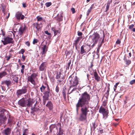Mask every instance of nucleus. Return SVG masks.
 I'll use <instances>...</instances> for the list:
<instances>
[{
  "label": "nucleus",
  "instance_id": "nucleus-5",
  "mask_svg": "<svg viewBox=\"0 0 135 135\" xmlns=\"http://www.w3.org/2000/svg\"><path fill=\"white\" fill-rule=\"evenodd\" d=\"M90 46L88 45H85L82 46L80 47V54H83L84 53H87L91 50Z\"/></svg>",
  "mask_w": 135,
  "mask_h": 135
},
{
  "label": "nucleus",
  "instance_id": "nucleus-20",
  "mask_svg": "<svg viewBox=\"0 0 135 135\" xmlns=\"http://www.w3.org/2000/svg\"><path fill=\"white\" fill-rule=\"evenodd\" d=\"M93 75L95 79L98 82L100 81V78L99 76L95 70L94 71Z\"/></svg>",
  "mask_w": 135,
  "mask_h": 135
},
{
  "label": "nucleus",
  "instance_id": "nucleus-36",
  "mask_svg": "<svg viewBox=\"0 0 135 135\" xmlns=\"http://www.w3.org/2000/svg\"><path fill=\"white\" fill-rule=\"evenodd\" d=\"M71 63V60H70L69 61V62L68 63V64L66 65V70H68L69 69V68L70 67V64Z\"/></svg>",
  "mask_w": 135,
  "mask_h": 135
},
{
  "label": "nucleus",
  "instance_id": "nucleus-46",
  "mask_svg": "<svg viewBox=\"0 0 135 135\" xmlns=\"http://www.w3.org/2000/svg\"><path fill=\"white\" fill-rule=\"evenodd\" d=\"M82 129L81 128H80L79 130V133L77 135H82L81 133L82 132Z\"/></svg>",
  "mask_w": 135,
  "mask_h": 135
},
{
  "label": "nucleus",
  "instance_id": "nucleus-29",
  "mask_svg": "<svg viewBox=\"0 0 135 135\" xmlns=\"http://www.w3.org/2000/svg\"><path fill=\"white\" fill-rule=\"evenodd\" d=\"M75 76H73V75H71L69 77V80L70 83L71 84V83L72 82Z\"/></svg>",
  "mask_w": 135,
  "mask_h": 135
},
{
  "label": "nucleus",
  "instance_id": "nucleus-64",
  "mask_svg": "<svg viewBox=\"0 0 135 135\" xmlns=\"http://www.w3.org/2000/svg\"><path fill=\"white\" fill-rule=\"evenodd\" d=\"M22 6H23V7L24 8H25L26 7V4L25 3H23Z\"/></svg>",
  "mask_w": 135,
  "mask_h": 135
},
{
  "label": "nucleus",
  "instance_id": "nucleus-56",
  "mask_svg": "<svg viewBox=\"0 0 135 135\" xmlns=\"http://www.w3.org/2000/svg\"><path fill=\"white\" fill-rule=\"evenodd\" d=\"M38 40H37V39H34L33 40V44H35L37 42H38Z\"/></svg>",
  "mask_w": 135,
  "mask_h": 135
},
{
  "label": "nucleus",
  "instance_id": "nucleus-58",
  "mask_svg": "<svg viewBox=\"0 0 135 135\" xmlns=\"http://www.w3.org/2000/svg\"><path fill=\"white\" fill-rule=\"evenodd\" d=\"M71 11L73 13H74L75 12V9L74 8H72L71 9Z\"/></svg>",
  "mask_w": 135,
  "mask_h": 135
},
{
  "label": "nucleus",
  "instance_id": "nucleus-7",
  "mask_svg": "<svg viewBox=\"0 0 135 135\" xmlns=\"http://www.w3.org/2000/svg\"><path fill=\"white\" fill-rule=\"evenodd\" d=\"M100 37L99 35L97 32L94 33L91 36H90V38L94 44H97Z\"/></svg>",
  "mask_w": 135,
  "mask_h": 135
},
{
  "label": "nucleus",
  "instance_id": "nucleus-37",
  "mask_svg": "<svg viewBox=\"0 0 135 135\" xmlns=\"http://www.w3.org/2000/svg\"><path fill=\"white\" fill-rule=\"evenodd\" d=\"M4 134L6 135H8V128L5 129L4 132Z\"/></svg>",
  "mask_w": 135,
  "mask_h": 135
},
{
  "label": "nucleus",
  "instance_id": "nucleus-61",
  "mask_svg": "<svg viewBox=\"0 0 135 135\" xmlns=\"http://www.w3.org/2000/svg\"><path fill=\"white\" fill-rule=\"evenodd\" d=\"M2 10L3 12L4 11V10L5 6L4 5L2 4Z\"/></svg>",
  "mask_w": 135,
  "mask_h": 135
},
{
  "label": "nucleus",
  "instance_id": "nucleus-47",
  "mask_svg": "<svg viewBox=\"0 0 135 135\" xmlns=\"http://www.w3.org/2000/svg\"><path fill=\"white\" fill-rule=\"evenodd\" d=\"M121 43V41L119 39H118L116 42V44L119 45Z\"/></svg>",
  "mask_w": 135,
  "mask_h": 135
},
{
  "label": "nucleus",
  "instance_id": "nucleus-3",
  "mask_svg": "<svg viewBox=\"0 0 135 135\" xmlns=\"http://www.w3.org/2000/svg\"><path fill=\"white\" fill-rule=\"evenodd\" d=\"M8 112L4 109L0 110V126L3 124H4L7 119L6 115H8Z\"/></svg>",
  "mask_w": 135,
  "mask_h": 135
},
{
  "label": "nucleus",
  "instance_id": "nucleus-26",
  "mask_svg": "<svg viewBox=\"0 0 135 135\" xmlns=\"http://www.w3.org/2000/svg\"><path fill=\"white\" fill-rule=\"evenodd\" d=\"M14 32L12 31H9V37L13 38L15 36L16 32L14 31Z\"/></svg>",
  "mask_w": 135,
  "mask_h": 135
},
{
  "label": "nucleus",
  "instance_id": "nucleus-18",
  "mask_svg": "<svg viewBox=\"0 0 135 135\" xmlns=\"http://www.w3.org/2000/svg\"><path fill=\"white\" fill-rule=\"evenodd\" d=\"M50 132L53 133H56L58 131L57 126L55 125H51L50 127Z\"/></svg>",
  "mask_w": 135,
  "mask_h": 135
},
{
  "label": "nucleus",
  "instance_id": "nucleus-51",
  "mask_svg": "<svg viewBox=\"0 0 135 135\" xmlns=\"http://www.w3.org/2000/svg\"><path fill=\"white\" fill-rule=\"evenodd\" d=\"M25 51V50L23 49H22L20 51L19 53L23 54Z\"/></svg>",
  "mask_w": 135,
  "mask_h": 135
},
{
  "label": "nucleus",
  "instance_id": "nucleus-14",
  "mask_svg": "<svg viewBox=\"0 0 135 135\" xmlns=\"http://www.w3.org/2000/svg\"><path fill=\"white\" fill-rule=\"evenodd\" d=\"M48 47L46 45H45L42 47V55L41 56L45 57V54L46 52L48 50Z\"/></svg>",
  "mask_w": 135,
  "mask_h": 135
},
{
  "label": "nucleus",
  "instance_id": "nucleus-53",
  "mask_svg": "<svg viewBox=\"0 0 135 135\" xmlns=\"http://www.w3.org/2000/svg\"><path fill=\"white\" fill-rule=\"evenodd\" d=\"M91 9L90 8L88 9V10L87 11L86 14L87 16H88L89 15V14L90 13V12H91Z\"/></svg>",
  "mask_w": 135,
  "mask_h": 135
},
{
  "label": "nucleus",
  "instance_id": "nucleus-1",
  "mask_svg": "<svg viewBox=\"0 0 135 135\" xmlns=\"http://www.w3.org/2000/svg\"><path fill=\"white\" fill-rule=\"evenodd\" d=\"M90 99V95L86 91L81 94V97L79 98L76 104V110L78 112L80 108H81L78 119L80 121H83L87 119V115L89 112V101Z\"/></svg>",
  "mask_w": 135,
  "mask_h": 135
},
{
  "label": "nucleus",
  "instance_id": "nucleus-4",
  "mask_svg": "<svg viewBox=\"0 0 135 135\" xmlns=\"http://www.w3.org/2000/svg\"><path fill=\"white\" fill-rule=\"evenodd\" d=\"M27 87L23 86L21 89L18 90L16 92V94L18 97H19L22 94H26L27 91Z\"/></svg>",
  "mask_w": 135,
  "mask_h": 135
},
{
  "label": "nucleus",
  "instance_id": "nucleus-22",
  "mask_svg": "<svg viewBox=\"0 0 135 135\" xmlns=\"http://www.w3.org/2000/svg\"><path fill=\"white\" fill-rule=\"evenodd\" d=\"M63 130L61 128V124H60L59 127V131L58 132L57 135H63Z\"/></svg>",
  "mask_w": 135,
  "mask_h": 135
},
{
  "label": "nucleus",
  "instance_id": "nucleus-23",
  "mask_svg": "<svg viewBox=\"0 0 135 135\" xmlns=\"http://www.w3.org/2000/svg\"><path fill=\"white\" fill-rule=\"evenodd\" d=\"M67 90L66 89V88H64L62 90V94L63 97V98H64L65 100H66V91Z\"/></svg>",
  "mask_w": 135,
  "mask_h": 135
},
{
  "label": "nucleus",
  "instance_id": "nucleus-38",
  "mask_svg": "<svg viewBox=\"0 0 135 135\" xmlns=\"http://www.w3.org/2000/svg\"><path fill=\"white\" fill-rule=\"evenodd\" d=\"M45 32L46 34L49 35L48 36V38H51V33H49V32L47 31H45Z\"/></svg>",
  "mask_w": 135,
  "mask_h": 135
},
{
  "label": "nucleus",
  "instance_id": "nucleus-15",
  "mask_svg": "<svg viewBox=\"0 0 135 135\" xmlns=\"http://www.w3.org/2000/svg\"><path fill=\"white\" fill-rule=\"evenodd\" d=\"M26 30L25 26L21 25L18 31V34L20 36L22 35Z\"/></svg>",
  "mask_w": 135,
  "mask_h": 135
},
{
  "label": "nucleus",
  "instance_id": "nucleus-13",
  "mask_svg": "<svg viewBox=\"0 0 135 135\" xmlns=\"http://www.w3.org/2000/svg\"><path fill=\"white\" fill-rule=\"evenodd\" d=\"M47 65V64L46 62H44L40 65L39 67V70L40 71H43L46 70Z\"/></svg>",
  "mask_w": 135,
  "mask_h": 135
},
{
  "label": "nucleus",
  "instance_id": "nucleus-11",
  "mask_svg": "<svg viewBox=\"0 0 135 135\" xmlns=\"http://www.w3.org/2000/svg\"><path fill=\"white\" fill-rule=\"evenodd\" d=\"M15 16L16 19L19 21L23 20L25 18L24 16L22 15V12L19 11L16 13Z\"/></svg>",
  "mask_w": 135,
  "mask_h": 135
},
{
  "label": "nucleus",
  "instance_id": "nucleus-24",
  "mask_svg": "<svg viewBox=\"0 0 135 135\" xmlns=\"http://www.w3.org/2000/svg\"><path fill=\"white\" fill-rule=\"evenodd\" d=\"M40 90L41 92H44L45 90H47V87L42 85L40 87Z\"/></svg>",
  "mask_w": 135,
  "mask_h": 135
},
{
  "label": "nucleus",
  "instance_id": "nucleus-35",
  "mask_svg": "<svg viewBox=\"0 0 135 135\" xmlns=\"http://www.w3.org/2000/svg\"><path fill=\"white\" fill-rule=\"evenodd\" d=\"M110 91V88L109 87H108V89L107 92L105 93V95H106V97L107 98L108 97V96L109 95V91Z\"/></svg>",
  "mask_w": 135,
  "mask_h": 135
},
{
  "label": "nucleus",
  "instance_id": "nucleus-39",
  "mask_svg": "<svg viewBox=\"0 0 135 135\" xmlns=\"http://www.w3.org/2000/svg\"><path fill=\"white\" fill-rule=\"evenodd\" d=\"M14 42V41L13 40V38L12 37H9V44L10 43H13Z\"/></svg>",
  "mask_w": 135,
  "mask_h": 135
},
{
  "label": "nucleus",
  "instance_id": "nucleus-59",
  "mask_svg": "<svg viewBox=\"0 0 135 135\" xmlns=\"http://www.w3.org/2000/svg\"><path fill=\"white\" fill-rule=\"evenodd\" d=\"M25 44L26 45H27L28 47H29L30 45V43L28 41L26 42Z\"/></svg>",
  "mask_w": 135,
  "mask_h": 135
},
{
  "label": "nucleus",
  "instance_id": "nucleus-6",
  "mask_svg": "<svg viewBox=\"0 0 135 135\" xmlns=\"http://www.w3.org/2000/svg\"><path fill=\"white\" fill-rule=\"evenodd\" d=\"M37 76V74L33 73L30 76L28 77V81L34 85L35 84V80L36 79Z\"/></svg>",
  "mask_w": 135,
  "mask_h": 135
},
{
  "label": "nucleus",
  "instance_id": "nucleus-19",
  "mask_svg": "<svg viewBox=\"0 0 135 135\" xmlns=\"http://www.w3.org/2000/svg\"><path fill=\"white\" fill-rule=\"evenodd\" d=\"M46 106L50 110H51L53 108V105L51 101L48 102Z\"/></svg>",
  "mask_w": 135,
  "mask_h": 135
},
{
  "label": "nucleus",
  "instance_id": "nucleus-43",
  "mask_svg": "<svg viewBox=\"0 0 135 135\" xmlns=\"http://www.w3.org/2000/svg\"><path fill=\"white\" fill-rule=\"evenodd\" d=\"M51 4L52 3L51 2H48L45 4V5L47 7H50Z\"/></svg>",
  "mask_w": 135,
  "mask_h": 135
},
{
  "label": "nucleus",
  "instance_id": "nucleus-28",
  "mask_svg": "<svg viewBox=\"0 0 135 135\" xmlns=\"http://www.w3.org/2000/svg\"><path fill=\"white\" fill-rule=\"evenodd\" d=\"M124 59L127 65H128L131 63V60L127 59L126 57H125Z\"/></svg>",
  "mask_w": 135,
  "mask_h": 135
},
{
  "label": "nucleus",
  "instance_id": "nucleus-41",
  "mask_svg": "<svg viewBox=\"0 0 135 135\" xmlns=\"http://www.w3.org/2000/svg\"><path fill=\"white\" fill-rule=\"evenodd\" d=\"M43 98V104L44 105H45V104L46 101L48 100H49V98Z\"/></svg>",
  "mask_w": 135,
  "mask_h": 135
},
{
  "label": "nucleus",
  "instance_id": "nucleus-50",
  "mask_svg": "<svg viewBox=\"0 0 135 135\" xmlns=\"http://www.w3.org/2000/svg\"><path fill=\"white\" fill-rule=\"evenodd\" d=\"M59 87L57 85V86L56 87V88H55V91H56L57 93H58L59 92Z\"/></svg>",
  "mask_w": 135,
  "mask_h": 135
},
{
  "label": "nucleus",
  "instance_id": "nucleus-21",
  "mask_svg": "<svg viewBox=\"0 0 135 135\" xmlns=\"http://www.w3.org/2000/svg\"><path fill=\"white\" fill-rule=\"evenodd\" d=\"M51 30L54 32V36L57 35L58 33H60L61 32L60 30H59V28L58 30H56L55 27H52Z\"/></svg>",
  "mask_w": 135,
  "mask_h": 135
},
{
  "label": "nucleus",
  "instance_id": "nucleus-8",
  "mask_svg": "<svg viewBox=\"0 0 135 135\" xmlns=\"http://www.w3.org/2000/svg\"><path fill=\"white\" fill-rule=\"evenodd\" d=\"M99 112L103 114V118H107L108 116V111L106 110L105 109L102 107H101L99 110Z\"/></svg>",
  "mask_w": 135,
  "mask_h": 135
},
{
  "label": "nucleus",
  "instance_id": "nucleus-40",
  "mask_svg": "<svg viewBox=\"0 0 135 135\" xmlns=\"http://www.w3.org/2000/svg\"><path fill=\"white\" fill-rule=\"evenodd\" d=\"M21 68L22 69H21V72L22 74H24V70L25 68V66L24 65H22Z\"/></svg>",
  "mask_w": 135,
  "mask_h": 135
},
{
  "label": "nucleus",
  "instance_id": "nucleus-17",
  "mask_svg": "<svg viewBox=\"0 0 135 135\" xmlns=\"http://www.w3.org/2000/svg\"><path fill=\"white\" fill-rule=\"evenodd\" d=\"M32 26L36 28L38 31L41 30L42 27L41 23L40 24H38L36 22L34 23L33 24Z\"/></svg>",
  "mask_w": 135,
  "mask_h": 135
},
{
  "label": "nucleus",
  "instance_id": "nucleus-32",
  "mask_svg": "<svg viewBox=\"0 0 135 135\" xmlns=\"http://www.w3.org/2000/svg\"><path fill=\"white\" fill-rule=\"evenodd\" d=\"M61 74V72H60L59 73H57L56 76V78L57 79H58L60 78Z\"/></svg>",
  "mask_w": 135,
  "mask_h": 135
},
{
  "label": "nucleus",
  "instance_id": "nucleus-12",
  "mask_svg": "<svg viewBox=\"0 0 135 135\" xmlns=\"http://www.w3.org/2000/svg\"><path fill=\"white\" fill-rule=\"evenodd\" d=\"M73 82L71 83V86L70 87V89L71 88L76 86L79 84V80L76 76H75V78L73 81Z\"/></svg>",
  "mask_w": 135,
  "mask_h": 135
},
{
  "label": "nucleus",
  "instance_id": "nucleus-62",
  "mask_svg": "<svg viewBox=\"0 0 135 135\" xmlns=\"http://www.w3.org/2000/svg\"><path fill=\"white\" fill-rule=\"evenodd\" d=\"M70 52L66 51H65V53L66 54V55H69L70 54Z\"/></svg>",
  "mask_w": 135,
  "mask_h": 135
},
{
  "label": "nucleus",
  "instance_id": "nucleus-10",
  "mask_svg": "<svg viewBox=\"0 0 135 135\" xmlns=\"http://www.w3.org/2000/svg\"><path fill=\"white\" fill-rule=\"evenodd\" d=\"M50 91L49 87H47V90H45L43 93L44 95L43 96V98H49V97L52 95Z\"/></svg>",
  "mask_w": 135,
  "mask_h": 135
},
{
  "label": "nucleus",
  "instance_id": "nucleus-25",
  "mask_svg": "<svg viewBox=\"0 0 135 135\" xmlns=\"http://www.w3.org/2000/svg\"><path fill=\"white\" fill-rule=\"evenodd\" d=\"M82 38V37H77V39L75 41V42L74 43V44L76 47L79 41Z\"/></svg>",
  "mask_w": 135,
  "mask_h": 135
},
{
  "label": "nucleus",
  "instance_id": "nucleus-34",
  "mask_svg": "<svg viewBox=\"0 0 135 135\" xmlns=\"http://www.w3.org/2000/svg\"><path fill=\"white\" fill-rule=\"evenodd\" d=\"M110 4V2H108L107 4L106 7V10L105 11V12H107L109 9V6Z\"/></svg>",
  "mask_w": 135,
  "mask_h": 135
},
{
  "label": "nucleus",
  "instance_id": "nucleus-57",
  "mask_svg": "<svg viewBox=\"0 0 135 135\" xmlns=\"http://www.w3.org/2000/svg\"><path fill=\"white\" fill-rule=\"evenodd\" d=\"M134 25L133 24H132L129 26V29L130 30H132L133 28V27H134Z\"/></svg>",
  "mask_w": 135,
  "mask_h": 135
},
{
  "label": "nucleus",
  "instance_id": "nucleus-55",
  "mask_svg": "<svg viewBox=\"0 0 135 135\" xmlns=\"http://www.w3.org/2000/svg\"><path fill=\"white\" fill-rule=\"evenodd\" d=\"M93 125L94 129H95V128H96L97 126V125L96 124L95 122H94V123H93Z\"/></svg>",
  "mask_w": 135,
  "mask_h": 135
},
{
  "label": "nucleus",
  "instance_id": "nucleus-33",
  "mask_svg": "<svg viewBox=\"0 0 135 135\" xmlns=\"http://www.w3.org/2000/svg\"><path fill=\"white\" fill-rule=\"evenodd\" d=\"M1 84H3L6 85L7 86H8V81L4 80L2 82Z\"/></svg>",
  "mask_w": 135,
  "mask_h": 135
},
{
  "label": "nucleus",
  "instance_id": "nucleus-27",
  "mask_svg": "<svg viewBox=\"0 0 135 135\" xmlns=\"http://www.w3.org/2000/svg\"><path fill=\"white\" fill-rule=\"evenodd\" d=\"M15 119L12 117H11L9 115V124H12L15 123Z\"/></svg>",
  "mask_w": 135,
  "mask_h": 135
},
{
  "label": "nucleus",
  "instance_id": "nucleus-52",
  "mask_svg": "<svg viewBox=\"0 0 135 135\" xmlns=\"http://www.w3.org/2000/svg\"><path fill=\"white\" fill-rule=\"evenodd\" d=\"M135 83V79H134L131 80L129 82V83L131 85H133Z\"/></svg>",
  "mask_w": 135,
  "mask_h": 135
},
{
  "label": "nucleus",
  "instance_id": "nucleus-45",
  "mask_svg": "<svg viewBox=\"0 0 135 135\" xmlns=\"http://www.w3.org/2000/svg\"><path fill=\"white\" fill-rule=\"evenodd\" d=\"M119 83L118 82L115 84V85H114V91H115L116 90V89H117V86L119 84Z\"/></svg>",
  "mask_w": 135,
  "mask_h": 135
},
{
  "label": "nucleus",
  "instance_id": "nucleus-16",
  "mask_svg": "<svg viewBox=\"0 0 135 135\" xmlns=\"http://www.w3.org/2000/svg\"><path fill=\"white\" fill-rule=\"evenodd\" d=\"M10 79L12 80V82L14 84L18 83V77L16 75H10Z\"/></svg>",
  "mask_w": 135,
  "mask_h": 135
},
{
  "label": "nucleus",
  "instance_id": "nucleus-31",
  "mask_svg": "<svg viewBox=\"0 0 135 135\" xmlns=\"http://www.w3.org/2000/svg\"><path fill=\"white\" fill-rule=\"evenodd\" d=\"M28 130L27 129H26L23 130V134L24 135H27L28 133Z\"/></svg>",
  "mask_w": 135,
  "mask_h": 135
},
{
  "label": "nucleus",
  "instance_id": "nucleus-9",
  "mask_svg": "<svg viewBox=\"0 0 135 135\" xmlns=\"http://www.w3.org/2000/svg\"><path fill=\"white\" fill-rule=\"evenodd\" d=\"M1 35H2L4 36V38L2 39L1 42L3 43L4 45H6L8 44V37H6L5 35V33L2 30H1V33L0 34Z\"/></svg>",
  "mask_w": 135,
  "mask_h": 135
},
{
  "label": "nucleus",
  "instance_id": "nucleus-49",
  "mask_svg": "<svg viewBox=\"0 0 135 135\" xmlns=\"http://www.w3.org/2000/svg\"><path fill=\"white\" fill-rule=\"evenodd\" d=\"M63 114H64L63 112H61L60 113L61 116L60 117V120H61L62 119V118H64L63 116Z\"/></svg>",
  "mask_w": 135,
  "mask_h": 135
},
{
  "label": "nucleus",
  "instance_id": "nucleus-48",
  "mask_svg": "<svg viewBox=\"0 0 135 135\" xmlns=\"http://www.w3.org/2000/svg\"><path fill=\"white\" fill-rule=\"evenodd\" d=\"M95 6L96 4H93L91 6L90 8L91 9H94L95 8Z\"/></svg>",
  "mask_w": 135,
  "mask_h": 135
},
{
  "label": "nucleus",
  "instance_id": "nucleus-30",
  "mask_svg": "<svg viewBox=\"0 0 135 135\" xmlns=\"http://www.w3.org/2000/svg\"><path fill=\"white\" fill-rule=\"evenodd\" d=\"M7 75V73L5 71H3L0 73V79L3 77L4 76Z\"/></svg>",
  "mask_w": 135,
  "mask_h": 135
},
{
  "label": "nucleus",
  "instance_id": "nucleus-54",
  "mask_svg": "<svg viewBox=\"0 0 135 135\" xmlns=\"http://www.w3.org/2000/svg\"><path fill=\"white\" fill-rule=\"evenodd\" d=\"M4 99V96L3 95H0V102H1Z\"/></svg>",
  "mask_w": 135,
  "mask_h": 135
},
{
  "label": "nucleus",
  "instance_id": "nucleus-60",
  "mask_svg": "<svg viewBox=\"0 0 135 135\" xmlns=\"http://www.w3.org/2000/svg\"><path fill=\"white\" fill-rule=\"evenodd\" d=\"M83 35L82 32H80L78 31V35L79 36H81Z\"/></svg>",
  "mask_w": 135,
  "mask_h": 135
},
{
  "label": "nucleus",
  "instance_id": "nucleus-42",
  "mask_svg": "<svg viewBox=\"0 0 135 135\" xmlns=\"http://www.w3.org/2000/svg\"><path fill=\"white\" fill-rule=\"evenodd\" d=\"M36 18L37 19V21H41L42 20V17H40L39 16H37L36 17Z\"/></svg>",
  "mask_w": 135,
  "mask_h": 135
},
{
  "label": "nucleus",
  "instance_id": "nucleus-2",
  "mask_svg": "<svg viewBox=\"0 0 135 135\" xmlns=\"http://www.w3.org/2000/svg\"><path fill=\"white\" fill-rule=\"evenodd\" d=\"M33 103V99L31 98L26 99L25 98L23 97L18 101V104L22 107H30L32 105Z\"/></svg>",
  "mask_w": 135,
  "mask_h": 135
},
{
  "label": "nucleus",
  "instance_id": "nucleus-44",
  "mask_svg": "<svg viewBox=\"0 0 135 135\" xmlns=\"http://www.w3.org/2000/svg\"><path fill=\"white\" fill-rule=\"evenodd\" d=\"M126 99L124 101V103L125 104H126L127 103V101L129 100L130 99L129 97H126Z\"/></svg>",
  "mask_w": 135,
  "mask_h": 135
},
{
  "label": "nucleus",
  "instance_id": "nucleus-63",
  "mask_svg": "<svg viewBox=\"0 0 135 135\" xmlns=\"http://www.w3.org/2000/svg\"><path fill=\"white\" fill-rule=\"evenodd\" d=\"M61 79H62V80H58L57 81H58L59 83H60L63 80V79H64V77H62Z\"/></svg>",
  "mask_w": 135,
  "mask_h": 135
}]
</instances>
